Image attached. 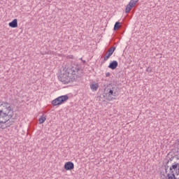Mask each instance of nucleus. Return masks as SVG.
Masks as SVG:
<instances>
[{"label":"nucleus","mask_w":179,"mask_h":179,"mask_svg":"<svg viewBox=\"0 0 179 179\" xmlns=\"http://www.w3.org/2000/svg\"><path fill=\"white\" fill-rule=\"evenodd\" d=\"M67 58L69 59H73V55H69V56H67Z\"/></svg>","instance_id":"f3484780"},{"label":"nucleus","mask_w":179,"mask_h":179,"mask_svg":"<svg viewBox=\"0 0 179 179\" xmlns=\"http://www.w3.org/2000/svg\"><path fill=\"white\" fill-rule=\"evenodd\" d=\"M90 88L92 90H97L99 89V84H92L90 85Z\"/></svg>","instance_id":"ddd939ff"},{"label":"nucleus","mask_w":179,"mask_h":179,"mask_svg":"<svg viewBox=\"0 0 179 179\" xmlns=\"http://www.w3.org/2000/svg\"><path fill=\"white\" fill-rule=\"evenodd\" d=\"M114 51H115V47L110 48L108 50L106 55H105L103 58V61H107L112 54H114Z\"/></svg>","instance_id":"423d86ee"},{"label":"nucleus","mask_w":179,"mask_h":179,"mask_svg":"<svg viewBox=\"0 0 179 179\" xmlns=\"http://www.w3.org/2000/svg\"><path fill=\"white\" fill-rule=\"evenodd\" d=\"M138 2H139V0H131L129 3L131 4L134 7L136 3H138Z\"/></svg>","instance_id":"4468645a"},{"label":"nucleus","mask_w":179,"mask_h":179,"mask_svg":"<svg viewBox=\"0 0 179 179\" xmlns=\"http://www.w3.org/2000/svg\"><path fill=\"white\" fill-rule=\"evenodd\" d=\"M133 8H134V6L131 3H129V4L126 7L125 13H129V12H131V9H132Z\"/></svg>","instance_id":"9b49d317"},{"label":"nucleus","mask_w":179,"mask_h":179,"mask_svg":"<svg viewBox=\"0 0 179 179\" xmlns=\"http://www.w3.org/2000/svg\"><path fill=\"white\" fill-rule=\"evenodd\" d=\"M175 144L179 147V139H177L175 142Z\"/></svg>","instance_id":"a211bd4d"},{"label":"nucleus","mask_w":179,"mask_h":179,"mask_svg":"<svg viewBox=\"0 0 179 179\" xmlns=\"http://www.w3.org/2000/svg\"><path fill=\"white\" fill-rule=\"evenodd\" d=\"M64 169L68 171L69 170H73L75 169V164L72 162H68L64 164Z\"/></svg>","instance_id":"0eeeda50"},{"label":"nucleus","mask_w":179,"mask_h":179,"mask_svg":"<svg viewBox=\"0 0 179 179\" xmlns=\"http://www.w3.org/2000/svg\"><path fill=\"white\" fill-rule=\"evenodd\" d=\"M179 179V178H178Z\"/></svg>","instance_id":"412c9836"},{"label":"nucleus","mask_w":179,"mask_h":179,"mask_svg":"<svg viewBox=\"0 0 179 179\" xmlns=\"http://www.w3.org/2000/svg\"><path fill=\"white\" fill-rule=\"evenodd\" d=\"M167 179H177V177H176V174L174 173H167L166 175Z\"/></svg>","instance_id":"9d476101"},{"label":"nucleus","mask_w":179,"mask_h":179,"mask_svg":"<svg viewBox=\"0 0 179 179\" xmlns=\"http://www.w3.org/2000/svg\"><path fill=\"white\" fill-rule=\"evenodd\" d=\"M169 160L171 162L173 160V157L170 158Z\"/></svg>","instance_id":"aec40b11"},{"label":"nucleus","mask_w":179,"mask_h":179,"mask_svg":"<svg viewBox=\"0 0 179 179\" xmlns=\"http://www.w3.org/2000/svg\"><path fill=\"white\" fill-rule=\"evenodd\" d=\"M117 66H118V62L115 60L110 62L108 65V68H110V69H115Z\"/></svg>","instance_id":"6e6552de"},{"label":"nucleus","mask_w":179,"mask_h":179,"mask_svg":"<svg viewBox=\"0 0 179 179\" xmlns=\"http://www.w3.org/2000/svg\"><path fill=\"white\" fill-rule=\"evenodd\" d=\"M110 73H106V78H108V76H110Z\"/></svg>","instance_id":"6ab92c4d"},{"label":"nucleus","mask_w":179,"mask_h":179,"mask_svg":"<svg viewBox=\"0 0 179 179\" xmlns=\"http://www.w3.org/2000/svg\"><path fill=\"white\" fill-rule=\"evenodd\" d=\"M170 173H176V176H179V164L176 163L172 165L170 168Z\"/></svg>","instance_id":"39448f33"},{"label":"nucleus","mask_w":179,"mask_h":179,"mask_svg":"<svg viewBox=\"0 0 179 179\" xmlns=\"http://www.w3.org/2000/svg\"><path fill=\"white\" fill-rule=\"evenodd\" d=\"M120 22H115L114 25V30H118V29H120Z\"/></svg>","instance_id":"2eb2a0df"},{"label":"nucleus","mask_w":179,"mask_h":179,"mask_svg":"<svg viewBox=\"0 0 179 179\" xmlns=\"http://www.w3.org/2000/svg\"><path fill=\"white\" fill-rule=\"evenodd\" d=\"M164 170H165V173L166 174V176H167V173H168V171H167V170H169V166H165V168H164Z\"/></svg>","instance_id":"dca6fc26"},{"label":"nucleus","mask_w":179,"mask_h":179,"mask_svg":"<svg viewBox=\"0 0 179 179\" xmlns=\"http://www.w3.org/2000/svg\"><path fill=\"white\" fill-rule=\"evenodd\" d=\"M8 26L10 27H12L13 29H15V27H17V20L14 19L12 22H9Z\"/></svg>","instance_id":"1a4fd4ad"},{"label":"nucleus","mask_w":179,"mask_h":179,"mask_svg":"<svg viewBox=\"0 0 179 179\" xmlns=\"http://www.w3.org/2000/svg\"><path fill=\"white\" fill-rule=\"evenodd\" d=\"M80 66L73 64L71 67L67 68L60 73L58 76L59 80L67 85L71 82H75L78 78H80Z\"/></svg>","instance_id":"f257e3e1"},{"label":"nucleus","mask_w":179,"mask_h":179,"mask_svg":"<svg viewBox=\"0 0 179 179\" xmlns=\"http://www.w3.org/2000/svg\"><path fill=\"white\" fill-rule=\"evenodd\" d=\"M45 120H47V118L45 117V116L42 115L39 119H38V122L39 124H43L45 122Z\"/></svg>","instance_id":"f8f14e48"},{"label":"nucleus","mask_w":179,"mask_h":179,"mask_svg":"<svg viewBox=\"0 0 179 179\" xmlns=\"http://www.w3.org/2000/svg\"><path fill=\"white\" fill-rule=\"evenodd\" d=\"M69 99V96L68 95H62L57 98H56L55 100L52 101V106H59L62 104V103L66 101Z\"/></svg>","instance_id":"20e7f679"},{"label":"nucleus","mask_w":179,"mask_h":179,"mask_svg":"<svg viewBox=\"0 0 179 179\" xmlns=\"http://www.w3.org/2000/svg\"><path fill=\"white\" fill-rule=\"evenodd\" d=\"M0 129H6V122L13 117V106L7 101H0Z\"/></svg>","instance_id":"f03ea898"},{"label":"nucleus","mask_w":179,"mask_h":179,"mask_svg":"<svg viewBox=\"0 0 179 179\" xmlns=\"http://www.w3.org/2000/svg\"><path fill=\"white\" fill-rule=\"evenodd\" d=\"M117 89H118V87L115 85H112L108 88L107 93L108 100H113V96L117 97Z\"/></svg>","instance_id":"7ed1b4c3"}]
</instances>
